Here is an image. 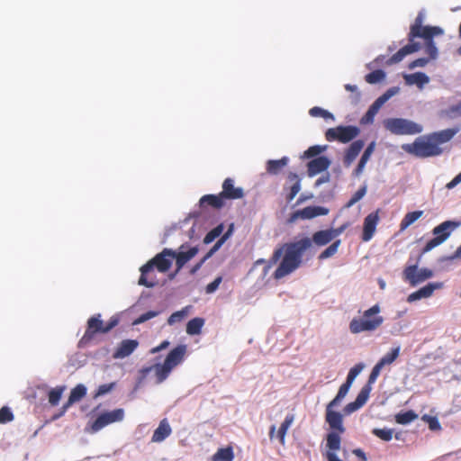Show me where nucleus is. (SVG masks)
Listing matches in <instances>:
<instances>
[{
	"mask_svg": "<svg viewBox=\"0 0 461 461\" xmlns=\"http://www.w3.org/2000/svg\"><path fill=\"white\" fill-rule=\"evenodd\" d=\"M334 233L330 229L314 232L312 238L303 237L290 242L278 245L267 263V269L278 266L273 273V278L280 280L298 269L305 253L312 248V244L319 247L325 246L334 240Z\"/></svg>",
	"mask_w": 461,
	"mask_h": 461,
	"instance_id": "1",
	"label": "nucleus"
},
{
	"mask_svg": "<svg viewBox=\"0 0 461 461\" xmlns=\"http://www.w3.org/2000/svg\"><path fill=\"white\" fill-rule=\"evenodd\" d=\"M423 14L420 13L411 25L408 33L409 43L401 48L388 60V65H393L402 61L407 55L414 53L420 49V43L414 41L416 38H422L425 41V52L429 59H434L438 56V49L433 41V38L443 33L441 28L437 26H422Z\"/></svg>",
	"mask_w": 461,
	"mask_h": 461,
	"instance_id": "2",
	"label": "nucleus"
},
{
	"mask_svg": "<svg viewBox=\"0 0 461 461\" xmlns=\"http://www.w3.org/2000/svg\"><path fill=\"white\" fill-rule=\"evenodd\" d=\"M458 129H446L417 138L412 143L403 144L402 149L417 158H429L443 153L441 144L447 143L458 132Z\"/></svg>",
	"mask_w": 461,
	"mask_h": 461,
	"instance_id": "3",
	"label": "nucleus"
},
{
	"mask_svg": "<svg viewBox=\"0 0 461 461\" xmlns=\"http://www.w3.org/2000/svg\"><path fill=\"white\" fill-rule=\"evenodd\" d=\"M342 399L337 394L326 406L325 420L331 429L326 436L327 451L324 456L327 461H343L337 456L336 452L341 447V435L345 433L346 429L343 425L342 414L333 410Z\"/></svg>",
	"mask_w": 461,
	"mask_h": 461,
	"instance_id": "4",
	"label": "nucleus"
},
{
	"mask_svg": "<svg viewBox=\"0 0 461 461\" xmlns=\"http://www.w3.org/2000/svg\"><path fill=\"white\" fill-rule=\"evenodd\" d=\"M186 350L187 347L184 344L174 348L169 351L163 364H155L150 366L142 367L140 370L141 378H145L151 371H154L156 383L161 384L168 377L172 370L184 360Z\"/></svg>",
	"mask_w": 461,
	"mask_h": 461,
	"instance_id": "5",
	"label": "nucleus"
},
{
	"mask_svg": "<svg viewBox=\"0 0 461 461\" xmlns=\"http://www.w3.org/2000/svg\"><path fill=\"white\" fill-rule=\"evenodd\" d=\"M381 307L378 303L366 310L360 317L353 318L348 325L352 334L373 332L384 323V317L380 315Z\"/></svg>",
	"mask_w": 461,
	"mask_h": 461,
	"instance_id": "6",
	"label": "nucleus"
},
{
	"mask_svg": "<svg viewBox=\"0 0 461 461\" xmlns=\"http://www.w3.org/2000/svg\"><path fill=\"white\" fill-rule=\"evenodd\" d=\"M118 323L119 320L116 317H112L106 324H104L101 320V314L99 313L90 317L87 321L86 330L81 338L79 344H88L96 333H108L114 327H116Z\"/></svg>",
	"mask_w": 461,
	"mask_h": 461,
	"instance_id": "7",
	"label": "nucleus"
},
{
	"mask_svg": "<svg viewBox=\"0 0 461 461\" xmlns=\"http://www.w3.org/2000/svg\"><path fill=\"white\" fill-rule=\"evenodd\" d=\"M383 124L385 130L395 135H414L423 130L421 125L403 118H389Z\"/></svg>",
	"mask_w": 461,
	"mask_h": 461,
	"instance_id": "8",
	"label": "nucleus"
},
{
	"mask_svg": "<svg viewBox=\"0 0 461 461\" xmlns=\"http://www.w3.org/2000/svg\"><path fill=\"white\" fill-rule=\"evenodd\" d=\"M460 225V222L455 221H445L432 230L434 238L429 240L422 249V254L428 253L434 248L445 242L451 233Z\"/></svg>",
	"mask_w": 461,
	"mask_h": 461,
	"instance_id": "9",
	"label": "nucleus"
},
{
	"mask_svg": "<svg viewBox=\"0 0 461 461\" xmlns=\"http://www.w3.org/2000/svg\"><path fill=\"white\" fill-rule=\"evenodd\" d=\"M360 133L358 127L354 125L337 126L330 128L325 132V138L328 141H339L348 143L357 138Z\"/></svg>",
	"mask_w": 461,
	"mask_h": 461,
	"instance_id": "10",
	"label": "nucleus"
},
{
	"mask_svg": "<svg viewBox=\"0 0 461 461\" xmlns=\"http://www.w3.org/2000/svg\"><path fill=\"white\" fill-rule=\"evenodd\" d=\"M173 258V250L170 249H164L160 253L157 254L145 264V272L153 267L157 268L158 271L161 273H165L171 267Z\"/></svg>",
	"mask_w": 461,
	"mask_h": 461,
	"instance_id": "11",
	"label": "nucleus"
},
{
	"mask_svg": "<svg viewBox=\"0 0 461 461\" xmlns=\"http://www.w3.org/2000/svg\"><path fill=\"white\" fill-rule=\"evenodd\" d=\"M124 418V411L122 408L105 411L100 414L91 424L93 432H97L104 427L118 421H122Z\"/></svg>",
	"mask_w": 461,
	"mask_h": 461,
	"instance_id": "12",
	"label": "nucleus"
},
{
	"mask_svg": "<svg viewBox=\"0 0 461 461\" xmlns=\"http://www.w3.org/2000/svg\"><path fill=\"white\" fill-rule=\"evenodd\" d=\"M404 281L408 282L411 286L424 282L433 276L432 270L429 268L418 269L417 265L408 266L402 272Z\"/></svg>",
	"mask_w": 461,
	"mask_h": 461,
	"instance_id": "13",
	"label": "nucleus"
},
{
	"mask_svg": "<svg viewBox=\"0 0 461 461\" xmlns=\"http://www.w3.org/2000/svg\"><path fill=\"white\" fill-rule=\"evenodd\" d=\"M400 346L392 348L375 365L369 375L370 383H375L376 381L384 366L393 364L397 359L400 355Z\"/></svg>",
	"mask_w": 461,
	"mask_h": 461,
	"instance_id": "14",
	"label": "nucleus"
},
{
	"mask_svg": "<svg viewBox=\"0 0 461 461\" xmlns=\"http://www.w3.org/2000/svg\"><path fill=\"white\" fill-rule=\"evenodd\" d=\"M86 392H87L86 387L82 384H79L77 386H75L71 390L67 402L64 403L63 406L61 407L60 412L54 415L53 419L56 420V419L60 418L61 416H63L72 404H74L77 402H79L81 399H83L86 395Z\"/></svg>",
	"mask_w": 461,
	"mask_h": 461,
	"instance_id": "15",
	"label": "nucleus"
},
{
	"mask_svg": "<svg viewBox=\"0 0 461 461\" xmlns=\"http://www.w3.org/2000/svg\"><path fill=\"white\" fill-rule=\"evenodd\" d=\"M379 212L380 210L377 209L365 218L362 233L363 241H369L373 238L379 222Z\"/></svg>",
	"mask_w": 461,
	"mask_h": 461,
	"instance_id": "16",
	"label": "nucleus"
},
{
	"mask_svg": "<svg viewBox=\"0 0 461 461\" xmlns=\"http://www.w3.org/2000/svg\"><path fill=\"white\" fill-rule=\"evenodd\" d=\"M220 194L224 201L237 200L244 196V191L241 187H236L234 185V180L228 177L222 183V190Z\"/></svg>",
	"mask_w": 461,
	"mask_h": 461,
	"instance_id": "17",
	"label": "nucleus"
},
{
	"mask_svg": "<svg viewBox=\"0 0 461 461\" xmlns=\"http://www.w3.org/2000/svg\"><path fill=\"white\" fill-rule=\"evenodd\" d=\"M329 210L322 206H307L302 210H298L293 212L292 220L296 219H312L317 216H322L328 214Z\"/></svg>",
	"mask_w": 461,
	"mask_h": 461,
	"instance_id": "18",
	"label": "nucleus"
},
{
	"mask_svg": "<svg viewBox=\"0 0 461 461\" xmlns=\"http://www.w3.org/2000/svg\"><path fill=\"white\" fill-rule=\"evenodd\" d=\"M139 347L136 339H123L113 353L114 359H122L131 355Z\"/></svg>",
	"mask_w": 461,
	"mask_h": 461,
	"instance_id": "19",
	"label": "nucleus"
},
{
	"mask_svg": "<svg viewBox=\"0 0 461 461\" xmlns=\"http://www.w3.org/2000/svg\"><path fill=\"white\" fill-rule=\"evenodd\" d=\"M330 166V160L324 156L317 157L307 163V173L309 176H314L325 170Z\"/></svg>",
	"mask_w": 461,
	"mask_h": 461,
	"instance_id": "20",
	"label": "nucleus"
},
{
	"mask_svg": "<svg viewBox=\"0 0 461 461\" xmlns=\"http://www.w3.org/2000/svg\"><path fill=\"white\" fill-rule=\"evenodd\" d=\"M231 230H229L226 233H224L216 243L210 249V250L204 255V257L196 263L190 270V274H195L204 264V262L209 259L216 251L220 249V248L224 244V242L228 240L230 235Z\"/></svg>",
	"mask_w": 461,
	"mask_h": 461,
	"instance_id": "21",
	"label": "nucleus"
},
{
	"mask_svg": "<svg viewBox=\"0 0 461 461\" xmlns=\"http://www.w3.org/2000/svg\"><path fill=\"white\" fill-rule=\"evenodd\" d=\"M364 146L365 141L362 140H355L349 145V147L346 149L343 158V164L346 167L351 166V164L359 155L360 151L363 149Z\"/></svg>",
	"mask_w": 461,
	"mask_h": 461,
	"instance_id": "22",
	"label": "nucleus"
},
{
	"mask_svg": "<svg viewBox=\"0 0 461 461\" xmlns=\"http://www.w3.org/2000/svg\"><path fill=\"white\" fill-rule=\"evenodd\" d=\"M442 287L441 283H429L425 286L421 287L418 291H415L409 294L407 301L409 303L420 300L421 298H428L432 295L433 292L436 289H439Z\"/></svg>",
	"mask_w": 461,
	"mask_h": 461,
	"instance_id": "23",
	"label": "nucleus"
},
{
	"mask_svg": "<svg viewBox=\"0 0 461 461\" xmlns=\"http://www.w3.org/2000/svg\"><path fill=\"white\" fill-rule=\"evenodd\" d=\"M287 180L291 183V185L289 187L285 186L284 190L288 191L285 198L290 203L301 190V179L296 173L290 172L287 176Z\"/></svg>",
	"mask_w": 461,
	"mask_h": 461,
	"instance_id": "24",
	"label": "nucleus"
},
{
	"mask_svg": "<svg viewBox=\"0 0 461 461\" xmlns=\"http://www.w3.org/2000/svg\"><path fill=\"white\" fill-rule=\"evenodd\" d=\"M172 433L171 426L167 419L160 420L158 427L154 430L151 441L160 443Z\"/></svg>",
	"mask_w": 461,
	"mask_h": 461,
	"instance_id": "25",
	"label": "nucleus"
},
{
	"mask_svg": "<svg viewBox=\"0 0 461 461\" xmlns=\"http://www.w3.org/2000/svg\"><path fill=\"white\" fill-rule=\"evenodd\" d=\"M201 208L212 207L213 209H221L225 205V201L220 194H205L199 200Z\"/></svg>",
	"mask_w": 461,
	"mask_h": 461,
	"instance_id": "26",
	"label": "nucleus"
},
{
	"mask_svg": "<svg viewBox=\"0 0 461 461\" xmlns=\"http://www.w3.org/2000/svg\"><path fill=\"white\" fill-rule=\"evenodd\" d=\"M155 268L151 267L145 272V265L140 267V276L138 284L146 287H154L158 284V280L154 271Z\"/></svg>",
	"mask_w": 461,
	"mask_h": 461,
	"instance_id": "27",
	"label": "nucleus"
},
{
	"mask_svg": "<svg viewBox=\"0 0 461 461\" xmlns=\"http://www.w3.org/2000/svg\"><path fill=\"white\" fill-rule=\"evenodd\" d=\"M197 253V247L190 248L187 251L176 252L173 250L177 270H180L189 260L195 257Z\"/></svg>",
	"mask_w": 461,
	"mask_h": 461,
	"instance_id": "28",
	"label": "nucleus"
},
{
	"mask_svg": "<svg viewBox=\"0 0 461 461\" xmlns=\"http://www.w3.org/2000/svg\"><path fill=\"white\" fill-rule=\"evenodd\" d=\"M375 148V141H372L365 149L364 153L362 154V156L360 158V160L358 161L357 167L354 170V175L356 176H359L363 173L366 164L367 163L371 155L373 154Z\"/></svg>",
	"mask_w": 461,
	"mask_h": 461,
	"instance_id": "29",
	"label": "nucleus"
},
{
	"mask_svg": "<svg viewBox=\"0 0 461 461\" xmlns=\"http://www.w3.org/2000/svg\"><path fill=\"white\" fill-rule=\"evenodd\" d=\"M404 80L407 85H417L420 87H422L425 84L429 83V77L422 72H416L413 74H406L404 75Z\"/></svg>",
	"mask_w": 461,
	"mask_h": 461,
	"instance_id": "30",
	"label": "nucleus"
},
{
	"mask_svg": "<svg viewBox=\"0 0 461 461\" xmlns=\"http://www.w3.org/2000/svg\"><path fill=\"white\" fill-rule=\"evenodd\" d=\"M288 158L283 157L280 159H270L267 162V171L270 175H277L287 165Z\"/></svg>",
	"mask_w": 461,
	"mask_h": 461,
	"instance_id": "31",
	"label": "nucleus"
},
{
	"mask_svg": "<svg viewBox=\"0 0 461 461\" xmlns=\"http://www.w3.org/2000/svg\"><path fill=\"white\" fill-rule=\"evenodd\" d=\"M204 325V320L200 317L190 320L186 324V333L188 335H198Z\"/></svg>",
	"mask_w": 461,
	"mask_h": 461,
	"instance_id": "32",
	"label": "nucleus"
},
{
	"mask_svg": "<svg viewBox=\"0 0 461 461\" xmlns=\"http://www.w3.org/2000/svg\"><path fill=\"white\" fill-rule=\"evenodd\" d=\"M423 214L422 211H413L405 214L400 223V230H404Z\"/></svg>",
	"mask_w": 461,
	"mask_h": 461,
	"instance_id": "33",
	"label": "nucleus"
},
{
	"mask_svg": "<svg viewBox=\"0 0 461 461\" xmlns=\"http://www.w3.org/2000/svg\"><path fill=\"white\" fill-rule=\"evenodd\" d=\"M294 419V417L293 414L287 415L285 417V420L282 422V424L277 431V437L279 438V442L282 445H285V435H286L287 430L289 429L290 426L292 425Z\"/></svg>",
	"mask_w": 461,
	"mask_h": 461,
	"instance_id": "34",
	"label": "nucleus"
},
{
	"mask_svg": "<svg viewBox=\"0 0 461 461\" xmlns=\"http://www.w3.org/2000/svg\"><path fill=\"white\" fill-rule=\"evenodd\" d=\"M394 418L398 424L406 425L417 420L418 414L414 411L410 410L397 413Z\"/></svg>",
	"mask_w": 461,
	"mask_h": 461,
	"instance_id": "35",
	"label": "nucleus"
},
{
	"mask_svg": "<svg viewBox=\"0 0 461 461\" xmlns=\"http://www.w3.org/2000/svg\"><path fill=\"white\" fill-rule=\"evenodd\" d=\"M234 458L231 447L219 448L213 455L212 461H232Z\"/></svg>",
	"mask_w": 461,
	"mask_h": 461,
	"instance_id": "36",
	"label": "nucleus"
},
{
	"mask_svg": "<svg viewBox=\"0 0 461 461\" xmlns=\"http://www.w3.org/2000/svg\"><path fill=\"white\" fill-rule=\"evenodd\" d=\"M383 105L380 104L376 100L370 105L366 114L362 117L361 122L362 123H372L374 121V117L378 113L380 108Z\"/></svg>",
	"mask_w": 461,
	"mask_h": 461,
	"instance_id": "37",
	"label": "nucleus"
},
{
	"mask_svg": "<svg viewBox=\"0 0 461 461\" xmlns=\"http://www.w3.org/2000/svg\"><path fill=\"white\" fill-rule=\"evenodd\" d=\"M340 245V240H337L331 243L327 249H325L318 257L319 260H324L326 258L333 257L339 249Z\"/></svg>",
	"mask_w": 461,
	"mask_h": 461,
	"instance_id": "38",
	"label": "nucleus"
},
{
	"mask_svg": "<svg viewBox=\"0 0 461 461\" xmlns=\"http://www.w3.org/2000/svg\"><path fill=\"white\" fill-rule=\"evenodd\" d=\"M64 390H65L64 386H58L56 388L51 389L49 392L48 398H49V402L50 405H52V406L58 405L59 402L61 399Z\"/></svg>",
	"mask_w": 461,
	"mask_h": 461,
	"instance_id": "39",
	"label": "nucleus"
},
{
	"mask_svg": "<svg viewBox=\"0 0 461 461\" xmlns=\"http://www.w3.org/2000/svg\"><path fill=\"white\" fill-rule=\"evenodd\" d=\"M372 384L369 380L367 381V384H365L362 389L360 390L359 393L357 394L356 401L361 405V407L368 400L370 392L372 390Z\"/></svg>",
	"mask_w": 461,
	"mask_h": 461,
	"instance_id": "40",
	"label": "nucleus"
},
{
	"mask_svg": "<svg viewBox=\"0 0 461 461\" xmlns=\"http://www.w3.org/2000/svg\"><path fill=\"white\" fill-rule=\"evenodd\" d=\"M385 77V73L382 69L374 70L366 75L365 79L368 84H376Z\"/></svg>",
	"mask_w": 461,
	"mask_h": 461,
	"instance_id": "41",
	"label": "nucleus"
},
{
	"mask_svg": "<svg viewBox=\"0 0 461 461\" xmlns=\"http://www.w3.org/2000/svg\"><path fill=\"white\" fill-rule=\"evenodd\" d=\"M223 224H219L212 230H211L203 238V243L204 244H210L212 243L215 239L221 236V234L223 231Z\"/></svg>",
	"mask_w": 461,
	"mask_h": 461,
	"instance_id": "42",
	"label": "nucleus"
},
{
	"mask_svg": "<svg viewBox=\"0 0 461 461\" xmlns=\"http://www.w3.org/2000/svg\"><path fill=\"white\" fill-rule=\"evenodd\" d=\"M372 433L384 441H390L393 438V429H374Z\"/></svg>",
	"mask_w": 461,
	"mask_h": 461,
	"instance_id": "43",
	"label": "nucleus"
},
{
	"mask_svg": "<svg viewBox=\"0 0 461 461\" xmlns=\"http://www.w3.org/2000/svg\"><path fill=\"white\" fill-rule=\"evenodd\" d=\"M14 419V415L9 407L4 406L0 409V424L11 422Z\"/></svg>",
	"mask_w": 461,
	"mask_h": 461,
	"instance_id": "44",
	"label": "nucleus"
},
{
	"mask_svg": "<svg viewBox=\"0 0 461 461\" xmlns=\"http://www.w3.org/2000/svg\"><path fill=\"white\" fill-rule=\"evenodd\" d=\"M325 149H326L325 146H319V145L312 146L303 152V158H314L316 156H319Z\"/></svg>",
	"mask_w": 461,
	"mask_h": 461,
	"instance_id": "45",
	"label": "nucleus"
},
{
	"mask_svg": "<svg viewBox=\"0 0 461 461\" xmlns=\"http://www.w3.org/2000/svg\"><path fill=\"white\" fill-rule=\"evenodd\" d=\"M309 113L312 117H323L325 119H327V118L333 119V115L330 112H328L321 107H318V106H314V107L311 108L309 111Z\"/></svg>",
	"mask_w": 461,
	"mask_h": 461,
	"instance_id": "46",
	"label": "nucleus"
},
{
	"mask_svg": "<svg viewBox=\"0 0 461 461\" xmlns=\"http://www.w3.org/2000/svg\"><path fill=\"white\" fill-rule=\"evenodd\" d=\"M422 420L428 423L429 429L431 430H439L441 429V425L437 417L423 415Z\"/></svg>",
	"mask_w": 461,
	"mask_h": 461,
	"instance_id": "47",
	"label": "nucleus"
},
{
	"mask_svg": "<svg viewBox=\"0 0 461 461\" xmlns=\"http://www.w3.org/2000/svg\"><path fill=\"white\" fill-rule=\"evenodd\" d=\"M366 186H363L361 188H359L353 195L352 197L348 200V202L346 204V207L347 208H349L351 206H353L357 202H358L360 199L363 198V196L366 194Z\"/></svg>",
	"mask_w": 461,
	"mask_h": 461,
	"instance_id": "48",
	"label": "nucleus"
},
{
	"mask_svg": "<svg viewBox=\"0 0 461 461\" xmlns=\"http://www.w3.org/2000/svg\"><path fill=\"white\" fill-rule=\"evenodd\" d=\"M158 312L157 311H149L147 312H144L142 314H140L135 321H134V324H140V323H143L156 316L158 315Z\"/></svg>",
	"mask_w": 461,
	"mask_h": 461,
	"instance_id": "49",
	"label": "nucleus"
},
{
	"mask_svg": "<svg viewBox=\"0 0 461 461\" xmlns=\"http://www.w3.org/2000/svg\"><path fill=\"white\" fill-rule=\"evenodd\" d=\"M115 387V383L104 384L97 388L95 397H99L110 393Z\"/></svg>",
	"mask_w": 461,
	"mask_h": 461,
	"instance_id": "50",
	"label": "nucleus"
},
{
	"mask_svg": "<svg viewBox=\"0 0 461 461\" xmlns=\"http://www.w3.org/2000/svg\"><path fill=\"white\" fill-rule=\"evenodd\" d=\"M398 92L397 87H392L389 88L385 93H384L382 95H380L376 101L384 105L392 96H393Z\"/></svg>",
	"mask_w": 461,
	"mask_h": 461,
	"instance_id": "51",
	"label": "nucleus"
},
{
	"mask_svg": "<svg viewBox=\"0 0 461 461\" xmlns=\"http://www.w3.org/2000/svg\"><path fill=\"white\" fill-rule=\"evenodd\" d=\"M185 315H186L185 310L177 311L169 316V318L167 320V323L169 325H173L176 322H180L185 318Z\"/></svg>",
	"mask_w": 461,
	"mask_h": 461,
	"instance_id": "52",
	"label": "nucleus"
},
{
	"mask_svg": "<svg viewBox=\"0 0 461 461\" xmlns=\"http://www.w3.org/2000/svg\"><path fill=\"white\" fill-rule=\"evenodd\" d=\"M221 281H222L221 276L216 277L212 282H211L210 284H208L206 285L205 292L207 294L214 293L218 289V287H219L220 284L221 283Z\"/></svg>",
	"mask_w": 461,
	"mask_h": 461,
	"instance_id": "53",
	"label": "nucleus"
},
{
	"mask_svg": "<svg viewBox=\"0 0 461 461\" xmlns=\"http://www.w3.org/2000/svg\"><path fill=\"white\" fill-rule=\"evenodd\" d=\"M361 370H362V366H360V365H357L354 367H352L348 374L346 381L352 384L353 381L355 380V378L357 377V375L361 372Z\"/></svg>",
	"mask_w": 461,
	"mask_h": 461,
	"instance_id": "54",
	"label": "nucleus"
},
{
	"mask_svg": "<svg viewBox=\"0 0 461 461\" xmlns=\"http://www.w3.org/2000/svg\"><path fill=\"white\" fill-rule=\"evenodd\" d=\"M429 60V59H427V58L416 59L409 64L408 68L410 69H413L418 67H420V68L425 67L428 64Z\"/></svg>",
	"mask_w": 461,
	"mask_h": 461,
	"instance_id": "55",
	"label": "nucleus"
},
{
	"mask_svg": "<svg viewBox=\"0 0 461 461\" xmlns=\"http://www.w3.org/2000/svg\"><path fill=\"white\" fill-rule=\"evenodd\" d=\"M351 384H350L347 381L343 384H341V386L339 387V392L337 393L339 395V397L344 398L347 395V393H348Z\"/></svg>",
	"mask_w": 461,
	"mask_h": 461,
	"instance_id": "56",
	"label": "nucleus"
},
{
	"mask_svg": "<svg viewBox=\"0 0 461 461\" xmlns=\"http://www.w3.org/2000/svg\"><path fill=\"white\" fill-rule=\"evenodd\" d=\"M169 344H170L169 341L164 340L158 346L152 348L150 349L149 353L150 354H156V353H158V352H159L161 350H164V349L168 348Z\"/></svg>",
	"mask_w": 461,
	"mask_h": 461,
	"instance_id": "57",
	"label": "nucleus"
},
{
	"mask_svg": "<svg viewBox=\"0 0 461 461\" xmlns=\"http://www.w3.org/2000/svg\"><path fill=\"white\" fill-rule=\"evenodd\" d=\"M459 183H461V172L458 175H456L449 183H447L446 185V187L447 189H452Z\"/></svg>",
	"mask_w": 461,
	"mask_h": 461,
	"instance_id": "58",
	"label": "nucleus"
},
{
	"mask_svg": "<svg viewBox=\"0 0 461 461\" xmlns=\"http://www.w3.org/2000/svg\"><path fill=\"white\" fill-rule=\"evenodd\" d=\"M359 408H361V405L355 400L354 402L347 404L345 410L347 412L350 413V412L356 411Z\"/></svg>",
	"mask_w": 461,
	"mask_h": 461,
	"instance_id": "59",
	"label": "nucleus"
},
{
	"mask_svg": "<svg viewBox=\"0 0 461 461\" xmlns=\"http://www.w3.org/2000/svg\"><path fill=\"white\" fill-rule=\"evenodd\" d=\"M330 176L329 173H326L325 175L321 176V177H319L316 182H315V185L316 186H319L324 183H327L330 181Z\"/></svg>",
	"mask_w": 461,
	"mask_h": 461,
	"instance_id": "60",
	"label": "nucleus"
},
{
	"mask_svg": "<svg viewBox=\"0 0 461 461\" xmlns=\"http://www.w3.org/2000/svg\"><path fill=\"white\" fill-rule=\"evenodd\" d=\"M449 112L456 115H461V101L458 104L452 105L449 108Z\"/></svg>",
	"mask_w": 461,
	"mask_h": 461,
	"instance_id": "61",
	"label": "nucleus"
},
{
	"mask_svg": "<svg viewBox=\"0 0 461 461\" xmlns=\"http://www.w3.org/2000/svg\"><path fill=\"white\" fill-rule=\"evenodd\" d=\"M353 454L355 456H357V457H359L361 460L366 461V456L365 452L362 449L356 448V449L353 450Z\"/></svg>",
	"mask_w": 461,
	"mask_h": 461,
	"instance_id": "62",
	"label": "nucleus"
},
{
	"mask_svg": "<svg viewBox=\"0 0 461 461\" xmlns=\"http://www.w3.org/2000/svg\"><path fill=\"white\" fill-rule=\"evenodd\" d=\"M345 228L346 226H340L339 228L337 229H330L331 231L334 233V238L339 236L344 231Z\"/></svg>",
	"mask_w": 461,
	"mask_h": 461,
	"instance_id": "63",
	"label": "nucleus"
},
{
	"mask_svg": "<svg viewBox=\"0 0 461 461\" xmlns=\"http://www.w3.org/2000/svg\"><path fill=\"white\" fill-rule=\"evenodd\" d=\"M345 89L349 92H357V86L355 85L347 84L345 85Z\"/></svg>",
	"mask_w": 461,
	"mask_h": 461,
	"instance_id": "64",
	"label": "nucleus"
}]
</instances>
